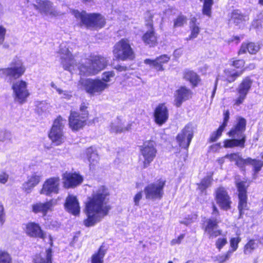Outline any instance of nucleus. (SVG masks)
I'll use <instances>...</instances> for the list:
<instances>
[{"label":"nucleus","mask_w":263,"mask_h":263,"mask_svg":"<svg viewBox=\"0 0 263 263\" xmlns=\"http://www.w3.org/2000/svg\"><path fill=\"white\" fill-rule=\"evenodd\" d=\"M108 196V190L104 186H99L93 191L86 203L87 218L84 220L86 227L93 226L108 214L110 209Z\"/></svg>","instance_id":"f257e3e1"},{"label":"nucleus","mask_w":263,"mask_h":263,"mask_svg":"<svg viewBox=\"0 0 263 263\" xmlns=\"http://www.w3.org/2000/svg\"><path fill=\"white\" fill-rule=\"evenodd\" d=\"M107 63L108 60L105 58L101 55H93L89 59L82 60L78 68L81 75L92 76L104 69Z\"/></svg>","instance_id":"f03ea898"},{"label":"nucleus","mask_w":263,"mask_h":263,"mask_svg":"<svg viewBox=\"0 0 263 263\" xmlns=\"http://www.w3.org/2000/svg\"><path fill=\"white\" fill-rule=\"evenodd\" d=\"M79 84L81 88L91 96L100 95L109 86L108 84L98 79H81Z\"/></svg>","instance_id":"7ed1b4c3"},{"label":"nucleus","mask_w":263,"mask_h":263,"mask_svg":"<svg viewBox=\"0 0 263 263\" xmlns=\"http://www.w3.org/2000/svg\"><path fill=\"white\" fill-rule=\"evenodd\" d=\"M73 14L82 25L87 27L102 28L105 24L104 18L100 14H87L84 11L80 12L78 10H74Z\"/></svg>","instance_id":"20e7f679"},{"label":"nucleus","mask_w":263,"mask_h":263,"mask_svg":"<svg viewBox=\"0 0 263 263\" xmlns=\"http://www.w3.org/2000/svg\"><path fill=\"white\" fill-rule=\"evenodd\" d=\"M25 70L22 60L18 57H15L10 63L9 67L0 69V77L17 79L24 74Z\"/></svg>","instance_id":"39448f33"},{"label":"nucleus","mask_w":263,"mask_h":263,"mask_svg":"<svg viewBox=\"0 0 263 263\" xmlns=\"http://www.w3.org/2000/svg\"><path fill=\"white\" fill-rule=\"evenodd\" d=\"M11 87L14 102L21 105L25 103L30 95L28 83L23 80H17L12 84Z\"/></svg>","instance_id":"423d86ee"},{"label":"nucleus","mask_w":263,"mask_h":263,"mask_svg":"<svg viewBox=\"0 0 263 263\" xmlns=\"http://www.w3.org/2000/svg\"><path fill=\"white\" fill-rule=\"evenodd\" d=\"M113 54L116 59L122 61L132 60L134 57L129 41L126 39H122L115 45Z\"/></svg>","instance_id":"0eeeda50"},{"label":"nucleus","mask_w":263,"mask_h":263,"mask_svg":"<svg viewBox=\"0 0 263 263\" xmlns=\"http://www.w3.org/2000/svg\"><path fill=\"white\" fill-rule=\"evenodd\" d=\"M66 123V120L61 116L58 117L53 122L49 134V138L56 145L61 144L65 140L63 130Z\"/></svg>","instance_id":"6e6552de"},{"label":"nucleus","mask_w":263,"mask_h":263,"mask_svg":"<svg viewBox=\"0 0 263 263\" xmlns=\"http://www.w3.org/2000/svg\"><path fill=\"white\" fill-rule=\"evenodd\" d=\"M157 149L153 141H145L140 148L141 160H143V168L147 167L156 156Z\"/></svg>","instance_id":"1a4fd4ad"},{"label":"nucleus","mask_w":263,"mask_h":263,"mask_svg":"<svg viewBox=\"0 0 263 263\" xmlns=\"http://www.w3.org/2000/svg\"><path fill=\"white\" fill-rule=\"evenodd\" d=\"M165 184L164 180L159 179L147 185L144 190L146 198L152 200L161 199L164 194L163 187Z\"/></svg>","instance_id":"9d476101"},{"label":"nucleus","mask_w":263,"mask_h":263,"mask_svg":"<svg viewBox=\"0 0 263 263\" xmlns=\"http://www.w3.org/2000/svg\"><path fill=\"white\" fill-rule=\"evenodd\" d=\"M253 81L250 77H246L240 83L236 89L238 96L234 100V105L239 106L242 104L251 89Z\"/></svg>","instance_id":"9b49d317"},{"label":"nucleus","mask_w":263,"mask_h":263,"mask_svg":"<svg viewBox=\"0 0 263 263\" xmlns=\"http://www.w3.org/2000/svg\"><path fill=\"white\" fill-rule=\"evenodd\" d=\"M59 53L64 68L71 72L77 66L76 60L74 59L65 44L60 45Z\"/></svg>","instance_id":"f8f14e48"},{"label":"nucleus","mask_w":263,"mask_h":263,"mask_svg":"<svg viewBox=\"0 0 263 263\" xmlns=\"http://www.w3.org/2000/svg\"><path fill=\"white\" fill-rule=\"evenodd\" d=\"M194 127L187 124L177 136V141L180 147L187 149L194 136Z\"/></svg>","instance_id":"ddd939ff"},{"label":"nucleus","mask_w":263,"mask_h":263,"mask_svg":"<svg viewBox=\"0 0 263 263\" xmlns=\"http://www.w3.org/2000/svg\"><path fill=\"white\" fill-rule=\"evenodd\" d=\"M215 198L216 203L221 209L227 211L231 208V198L224 187H219L216 189Z\"/></svg>","instance_id":"4468645a"},{"label":"nucleus","mask_w":263,"mask_h":263,"mask_svg":"<svg viewBox=\"0 0 263 263\" xmlns=\"http://www.w3.org/2000/svg\"><path fill=\"white\" fill-rule=\"evenodd\" d=\"M236 185L239 192L238 208L239 212V218H241L244 213V211L248 209L246 182L244 181L237 182Z\"/></svg>","instance_id":"2eb2a0df"},{"label":"nucleus","mask_w":263,"mask_h":263,"mask_svg":"<svg viewBox=\"0 0 263 263\" xmlns=\"http://www.w3.org/2000/svg\"><path fill=\"white\" fill-rule=\"evenodd\" d=\"M246 120L242 117H238L236 123L233 126L228 133V135L232 138H236L239 139H244L246 140V136L244 134L246 127Z\"/></svg>","instance_id":"dca6fc26"},{"label":"nucleus","mask_w":263,"mask_h":263,"mask_svg":"<svg viewBox=\"0 0 263 263\" xmlns=\"http://www.w3.org/2000/svg\"><path fill=\"white\" fill-rule=\"evenodd\" d=\"M59 177H51L47 179L43 184L40 193L46 195L58 194L60 189Z\"/></svg>","instance_id":"f3484780"},{"label":"nucleus","mask_w":263,"mask_h":263,"mask_svg":"<svg viewBox=\"0 0 263 263\" xmlns=\"http://www.w3.org/2000/svg\"><path fill=\"white\" fill-rule=\"evenodd\" d=\"M83 177L79 174L66 172L62 175L63 186L66 189L73 188L80 185L83 181Z\"/></svg>","instance_id":"a211bd4d"},{"label":"nucleus","mask_w":263,"mask_h":263,"mask_svg":"<svg viewBox=\"0 0 263 263\" xmlns=\"http://www.w3.org/2000/svg\"><path fill=\"white\" fill-rule=\"evenodd\" d=\"M87 114L81 115L76 111H71L69 117V124L73 130H78L85 124L87 120Z\"/></svg>","instance_id":"6ab92c4d"},{"label":"nucleus","mask_w":263,"mask_h":263,"mask_svg":"<svg viewBox=\"0 0 263 263\" xmlns=\"http://www.w3.org/2000/svg\"><path fill=\"white\" fill-rule=\"evenodd\" d=\"M192 91L185 86H181L178 88L175 93V105L180 107L182 103L191 98Z\"/></svg>","instance_id":"aec40b11"},{"label":"nucleus","mask_w":263,"mask_h":263,"mask_svg":"<svg viewBox=\"0 0 263 263\" xmlns=\"http://www.w3.org/2000/svg\"><path fill=\"white\" fill-rule=\"evenodd\" d=\"M33 5L36 9L42 13L53 16L58 15L57 11L52 6L51 3L48 1L35 0Z\"/></svg>","instance_id":"412c9836"},{"label":"nucleus","mask_w":263,"mask_h":263,"mask_svg":"<svg viewBox=\"0 0 263 263\" xmlns=\"http://www.w3.org/2000/svg\"><path fill=\"white\" fill-rule=\"evenodd\" d=\"M33 5L36 9L42 13L53 16L58 15L57 11L52 6L51 3L48 1L35 0Z\"/></svg>","instance_id":"4be33fe9"},{"label":"nucleus","mask_w":263,"mask_h":263,"mask_svg":"<svg viewBox=\"0 0 263 263\" xmlns=\"http://www.w3.org/2000/svg\"><path fill=\"white\" fill-rule=\"evenodd\" d=\"M146 26L149 30L143 34L142 40L146 45L153 47L157 44V37L153 28L151 21H149L146 23Z\"/></svg>","instance_id":"5701e85b"},{"label":"nucleus","mask_w":263,"mask_h":263,"mask_svg":"<svg viewBox=\"0 0 263 263\" xmlns=\"http://www.w3.org/2000/svg\"><path fill=\"white\" fill-rule=\"evenodd\" d=\"M168 117V112L164 104H159L154 111L155 121L160 125L164 124Z\"/></svg>","instance_id":"b1692460"},{"label":"nucleus","mask_w":263,"mask_h":263,"mask_svg":"<svg viewBox=\"0 0 263 263\" xmlns=\"http://www.w3.org/2000/svg\"><path fill=\"white\" fill-rule=\"evenodd\" d=\"M25 232L31 237H39L43 239L47 238L46 234L41 230L40 226L34 222H29L26 225Z\"/></svg>","instance_id":"393cba45"},{"label":"nucleus","mask_w":263,"mask_h":263,"mask_svg":"<svg viewBox=\"0 0 263 263\" xmlns=\"http://www.w3.org/2000/svg\"><path fill=\"white\" fill-rule=\"evenodd\" d=\"M170 58L166 54L161 55L155 60L145 59L144 63L148 65L151 68L155 69L157 71H163L162 64L168 62Z\"/></svg>","instance_id":"a878e982"},{"label":"nucleus","mask_w":263,"mask_h":263,"mask_svg":"<svg viewBox=\"0 0 263 263\" xmlns=\"http://www.w3.org/2000/svg\"><path fill=\"white\" fill-rule=\"evenodd\" d=\"M42 178V175L39 172H35L28 176L27 181L23 184V189L27 193H30L32 189L36 186Z\"/></svg>","instance_id":"bb28decb"},{"label":"nucleus","mask_w":263,"mask_h":263,"mask_svg":"<svg viewBox=\"0 0 263 263\" xmlns=\"http://www.w3.org/2000/svg\"><path fill=\"white\" fill-rule=\"evenodd\" d=\"M83 157L87 160L90 169L93 168L99 163V155L96 149L92 147H89L85 150Z\"/></svg>","instance_id":"cd10ccee"},{"label":"nucleus","mask_w":263,"mask_h":263,"mask_svg":"<svg viewBox=\"0 0 263 263\" xmlns=\"http://www.w3.org/2000/svg\"><path fill=\"white\" fill-rule=\"evenodd\" d=\"M65 206L66 210L73 215H77L80 213L79 203L77 197L72 195H69L66 198Z\"/></svg>","instance_id":"c85d7f7f"},{"label":"nucleus","mask_w":263,"mask_h":263,"mask_svg":"<svg viewBox=\"0 0 263 263\" xmlns=\"http://www.w3.org/2000/svg\"><path fill=\"white\" fill-rule=\"evenodd\" d=\"M131 124L124 125V122L120 118H117L110 124L109 130L112 133H121L130 129Z\"/></svg>","instance_id":"c756f323"},{"label":"nucleus","mask_w":263,"mask_h":263,"mask_svg":"<svg viewBox=\"0 0 263 263\" xmlns=\"http://www.w3.org/2000/svg\"><path fill=\"white\" fill-rule=\"evenodd\" d=\"M53 206V200L45 203L39 202L32 205V211L35 213H41L43 216H45L48 211L52 210Z\"/></svg>","instance_id":"7c9ffc66"},{"label":"nucleus","mask_w":263,"mask_h":263,"mask_svg":"<svg viewBox=\"0 0 263 263\" xmlns=\"http://www.w3.org/2000/svg\"><path fill=\"white\" fill-rule=\"evenodd\" d=\"M33 263H52V251L48 249L45 252L36 255L34 258Z\"/></svg>","instance_id":"2f4dec72"},{"label":"nucleus","mask_w":263,"mask_h":263,"mask_svg":"<svg viewBox=\"0 0 263 263\" xmlns=\"http://www.w3.org/2000/svg\"><path fill=\"white\" fill-rule=\"evenodd\" d=\"M260 46L257 44L249 43L248 44L243 43L238 51V54H242L248 51L250 54H256L259 50Z\"/></svg>","instance_id":"473e14b6"},{"label":"nucleus","mask_w":263,"mask_h":263,"mask_svg":"<svg viewBox=\"0 0 263 263\" xmlns=\"http://www.w3.org/2000/svg\"><path fill=\"white\" fill-rule=\"evenodd\" d=\"M249 20V16L242 13L239 10H235L232 12L231 20L236 25L243 23Z\"/></svg>","instance_id":"72a5a7b5"},{"label":"nucleus","mask_w":263,"mask_h":263,"mask_svg":"<svg viewBox=\"0 0 263 263\" xmlns=\"http://www.w3.org/2000/svg\"><path fill=\"white\" fill-rule=\"evenodd\" d=\"M232 139H226L223 141V147L224 148H233L234 147H240L243 148L245 147V140L244 139H239L238 138Z\"/></svg>","instance_id":"f704fd0d"},{"label":"nucleus","mask_w":263,"mask_h":263,"mask_svg":"<svg viewBox=\"0 0 263 263\" xmlns=\"http://www.w3.org/2000/svg\"><path fill=\"white\" fill-rule=\"evenodd\" d=\"M183 78L185 80L189 81L193 86H196L200 81L199 77L196 72L189 70L184 71Z\"/></svg>","instance_id":"c9c22d12"},{"label":"nucleus","mask_w":263,"mask_h":263,"mask_svg":"<svg viewBox=\"0 0 263 263\" xmlns=\"http://www.w3.org/2000/svg\"><path fill=\"white\" fill-rule=\"evenodd\" d=\"M226 80L231 83L234 82L238 77L242 73V71L235 70L234 69H227L224 71Z\"/></svg>","instance_id":"e433bc0d"},{"label":"nucleus","mask_w":263,"mask_h":263,"mask_svg":"<svg viewBox=\"0 0 263 263\" xmlns=\"http://www.w3.org/2000/svg\"><path fill=\"white\" fill-rule=\"evenodd\" d=\"M225 157L232 162H235L236 164L240 167H242L245 165L246 159L242 158L239 153L227 154Z\"/></svg>","instance_id":"4c0bfd02"},{"label":"nucleus","mask_w":263,"mask_h":263,"mask_svg":"<svg viewBox=\"0 0 263 263\" xmlns=\"http://www.w3.org/2000/svg\"><path fill=\"white\" fill-rule=\"evenodd\" d=\"M105 253V249L103 246H101L98 252L92 255L91 263H103V258Z\"/></svg>","instance_id":"58836bf2"},{"label":"nucleus","mask_w":263,"mask_h":263,"mask_svg":"<svg viewBox=\"0 0 263 263\" xmlns=\"http://www.w3.org/2000/svg\"><path fill=\"white\" fill-rule=\"evenodd\" d=\"M196 21L197 19L195 17H193L191 20L190 25L191 29V33L189 38H187V40L196 38L199 33V28L196 23Z\"/></svg>","instance_id":"ea45409f"},{"label":"nucleus","mask_w":263,"mask_h":263,"mask_svg":"<svg viewBox=\"0 0 263 263\" xmlns=\"http://www.w3.org/2000/svg\"><path fill=\"white\" fill-rule=\"evenodd\" d=\"M250 164L254 167L256 173L258 172L263 166V162L256 159H252L251 158L246 159L245 165Z\"/></svg>","instance_id":"a19ab883"},{"label":"nucleus","mask_w":263,"mask_h":263,"mask_svg":"<svg viewBox=\"0 0 263 263\" xmlns=\"http://www.w3.org/2000/svg\"><path fill=\"white\" fill-rule=\"evenodd\" d=\"M12 134L10 131L6 129H0V141L5 142L8 141L12 142Z\"/></svg>","instance_id":"79ce46f5"},{"label":"nucleus","mask_w":263,"mask_h":263,"mask_svg":"<svg viewBox=\"0 0 263 263\" xmlns=\"http://www.w3.org/2000/svg\"><path fill=\"white\" fill-rule=\"evenodd\" d=\"M258 247L257 243L255 242L253 239H251L248 242L245 246L244 247V253L245 254H250Z\"/></svg>","instance_id":"37998d69"},{"label":"nucleus","mask_w":263,"mask_h":263,"mask_svg":"<svg viewBox=\"0 0 263 263\" xmlns=\"http://www.w3.org/2000/svg\"><path fill=\"white\" fill-rule=\"evenodd\" d=\"M205 229L204 231L205 232L208 231L214 228H218V221L215 218H209L205 222Z\"/></svg>","instance_id":"c03bdc74"},{"label":"nucleus","mask_w":263,"mask_h":263,"mask_svg":"<svg viewBox=\"0 0 263 263\" xmlns=\"http://www.w3.org/2000/svg\"><path fill=\"white\" fill-rule=\"evenodd\" d=\"M213 4V0H204L202 13L204 15L210 16L211 14V8Z\"/></svg>","instance_id":"a18cd8bd"},{"label":"nucleus","mask_w":263,"mask_h":263,"mask_svg":"<svg viewBox=\"0 0 263 263\" xmlns=\"http://www.w3.org/2000/svg\"><path fill=\"white\" fill-rule=\"evenodd\" d=\"M211 177L210 176H206L198 184V189L201 191L203 192L208 187L211 183Z\"/></svg>","instance_id":"49530a36"},{"label":"nucleus","mask_w":263,"mask_h":263,"mask_svg":"<svg viewBox=\"0 0 263 263\" xmlns=\"http://www.w3.org/2000/svg\"><path fill=\"white\" fill-rule=\"evenodd\" d=\"M0 263H12L10 254L5 250H0Z\"/></svg>","instance_id":"de8ad7c7"},{"label":"nucleus","mask_w":263,"mask_h":263,"mask_svg":"<svg viewBox=\"0 0 263 263\" xmlns=\"http://www.w3.org/2000/svg\"><path fill=\"white\" fill-rule=\"evenodd\" d=\"M240 241L241 238L239 237L232 238L230 241L231 249L229 250L228 251H231L232 254L237 249L238 243Z\"/></svg>","instance_id":"09e8293b"},{"label":"nucleus","mask_w":263,"mask_h":263,"mask_svg":"<svg viewBox=\"0 0 263 263\" xmlns=\"http://www.w3.org/2000/svg\"><path fill=\"white\" fill-rule=\"evenodd\" d=\"M187 18L186 16L183 15H179L175 20L174 21V27L177 28L182 26L184 24L186 23Z\"/></svg>","instance_id":"8fccbe9b"},{"label":"nucleus","mask_w":263,"mask_h":263,"mask_svg":"<svg viewBox=\"0 0 263 263\" xmlns=\"http://www.w3.org/2000/svg\"><path fill=\"white\" fill-rule=\"evenodd\" d=\"M231 255V252L227 251L225 254L218 255L215 256V260L218 261L219 263H224L225 261L229 259Z\"/></svg>","instance_id":"3c124183"},{"label":"nucleus","mask_w":263,"mask_h":263,"mask_svg":"<svg viewBox=\"0 0 263 263\" xmlns=\"http://www.w3.org/2000/svg\"><path fill=\"white\" fill-rule=\"evenodd\" d=\"M228 243L227 238L226 236L219 237L215 242V246L219 251H220L222 248Z\"/></svg>","instance_id":"603ef678"},{"label":"nucleus","mask_w":263,"mask_h":263,"mask_svg":"<svg viewBox=\"0 0 263 263\" xmlns=\"http://www.w3.org/2000/svg\"><path fill=\"white\" fill-rule=\"evenodd\" d=\"M208 235L210 239H213L216 237L220 235L222 233V231L218 228L212 229L210 230L205 232Z\"/></svg>","instance_id":"864d4df0"},{"label":"nucleus","mask_w":263,"mask_h":263,"mask_svg":"<svg viewBox=\"0 0 263 263\" xmlns=\"http://www.w3.org/2000/svg\"><path fill=\"white\" fill-rule=\"evenodd\" d=\"M115 73L112 71H105L103 73L101 80L107 84L111 81V79L115 77Z\"/></svg>","instance_id":"5fc2aeb1"},{"label":"nucleus","mask_w":263,"mask_h":263,"mask_svg":"<svg viewBox=\"0 0 263 263\" xmlns=\"http://www.w3.org/2000/svg\"><path fill=\"white\" fill-rule=\"evenodd\" d=\"M224 128L221 126H219L217 131L212 133L211 136L210 140L212 142L216 141L222 135V133Z\"/></svg>","instance_id":"6e6d98bb"},{"label":"nucleus","mask_w":263,"mask_h":263,"mask_svg":"<svg viewBox=\"0 0 263 263\" xmlns=\"http://www.w3.org/2000/svg\"><path fill=\"white\" fill-rule=\"evenodd\" d=\"M6 221V212L3 204L0 202V226H2Z\"/></svg>","instance_id":"4d7b16f0"},{"label":"nucleus","mask_w":263,"mask_h":263,"mask_svg":"<svg viewBox=\"0 0 263 263\" xmlns=\"http://www.w3.org/2000/svg\"><path fill=\"white\" fill-rule=\"evenodd\" d=\"M58 93L61 95L62 97L66 99H70L72 96L71 92L63 90L61 89H58Z\"/></svg>","instance_id":"13d9d810"},{"label":"nucleus","mask_w":263,"mask_h":263,"mask_svg":"<svg viewBox=\"0 0 263 263\" xmlns=\"http://www.w3.org/2000/svg\"><path fill=\"white\" fill-rule=\"evenodd\" d=\"M88 103L86 102H83L81 103L80 107V110L81 112V115H84V114L86 113L87 114V118H88V111L87 110L88 107Z\"/></svg>","instance_id":"bf43d9fd"},{"label":"nucleus","mask_w":263,"mask_h":263,"mask_svg":"<svg viewBox=\"0 0 263 263\" xmlns=\"http://www.w3.org/2000/svg\"><path fill=\"white\" fill-rule=\"evenodd\" d=\"M232 65L237 68L243 67L245 65V61L242 60H237L232 62Z\"/></svg>","instance_id":"052dcab7"},{"label":"nucleus","mask_w":263,"mask_h":263,"mask_svg":"<svg viewBox=\"0 0 263 263\" xmlns=\"http://www.w3.org/2000/svg\"><path fill=\"white\" fill-rule=\"evenodd\" d=\"M223 115H224L223 122L222 125H220V126H221L222 127L225 128L226 127L227 125L228 122L229 120L230 113H229V110H226L224 112Z\"/></svg>","instance_id":"680f3d73"},{"label":"nucleus","mask_w":263,"mask_h":263,"mask_svg":"<svg viewBox=\"0 0 263 263\" xmlns=\"http://www.w3.org/2000/svg\"><path fill=\"white\" fill-rule=\"evenodd\" d=\"M142 196L143 195L142 192H139L135 195V196L134 197V202L135 205H139V201L142 199Z\"/></svg>","instance_id":"e2e57ef3"},{"label":"nucleus","mask_w":263,"mask_h":263,"mask_svg":"<svg viewBox=\"0 0 263 263\" xmlns=\"http://www.w3.org/2000/svg\"><path fill=\"white\" fill-rule=\"evenodd\" d=\"M6 32V29L2 26H0V45H2L4 41Z\"/></svg>","instance_id":"0e129e2a"},{"label":"nucleus","mask_w":263,"mask_h":263,"mask_svg":"<svg viewBox=\"0 0 263 263\" xmlns=\"http://www.w3.org/2000/svg\"><path fill=\"white\" fill-rule=\"evenodd\" d=\"M9 178V175L6 173L3 172L0 174V183L5 184Z\"/></svg>","instance_id":"69168bd1"},{"label":"nucleus","mask_w":263,"mask_h":263,"mask_svg":"<svg viewBox=\"0 0 263 263\" xmlns=\"http://www.w3.org/2000/svg\"><path fill=\"white\" fill-rule=\"evenodd\" d=\"M184 235L181 234L180 236H178V237L177 238L173 239L171 242V245L172 246H174L176 244H180L181 243V241L182 240V239L184 238Z\"/></svg>","instance_id":"338daca9"},{"label":"nucleus","mask_w":263,"mask_h":263,"mask_svg":"<svg viewBox=\"0 0 263 263\" xmlns=\"http://www.w3.org/2000/svg\"><path fill=\"white\" fill-rule=\"evenodd\" d=\"M252 26L253 28L259 29L261 27V21L259 20L254 21L252 23Z\"/></svg>","instance_id":"774afa93"}]
</instances>
